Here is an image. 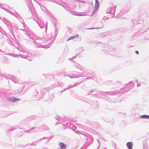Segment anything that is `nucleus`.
<instances>
[{"instance_id": "f257e3e1", "label": "nucleus", "mask_w": 149, "mask_h": 149, "mask_svg": "<svg viewBox=\"0 0 149 149\" xmlns=\"http://www.w3.org/2000/svg\"><path fill=\"white\" fill-rule=\"evenodd\" d=\"M99 3L97 0H95V8L94 9V12H95L99 8Z\"/></svg>"}, {"instance_id": "f03ea898", "label": "nucleus", "mask_w": 149, "mask_h": 149, "mask_svg": "<svg viewBox=\"0 0 149 149\" xmlns=\"http://www.w3.org/2000/svg\"><path fill=\"white\" fill-rule=\"evenodd\" d=\"M127 147L129 149H132L133 146V143L132 142H129L127 144Z\"/></svg>"}, {"instance_id": "7ed1b4c3", "label": "nucleus", "mask_w": 149, "mask_h": 149, "mask_svg": "<svg viewBox=\"0 0 149 149\" xmlns=\"http://www.w3.org/2000/svg\"><path fill=\"white\" fill-rule=\"evenodd\" d=\"M60 146V148L61 149H65L66 148V145L63 143H59Z\"/></svg>"}, {"instance_id": "20e7f679", "label": "nucleus", "mask_w": 149, "mask_h": 149, "mask_svg": "<svg viewBox=\"0 0 149 149\" xmlns=\"http://www.w3.org/2000/svg\"><path fill=\"white\" fill-rule=\"evenodd\" d=\"M20 100V99L15 97H13L11 98V101L13 102H15L16 101H19Z\"/></svg>"}, {"instance_id": "39448f33", "label": "nucleus", "mask_w": 149, "mask_h": 149, "mask_svg": "<svg viewBox=\"0 0 149 149\" xmlns=\"http://www.w3.org/2000/svg\"><path fill=\"white\" fill-rule=\"evenodd\" d=\"M141 117H142L143 118H149V116L148 115H143L141 116Z\"/></svg>"}, {"instance_id": "423d86ee", "label": "nucleus", "mask_w": 149, "mask_h": 149, "mask_svg": "<svg viewBox=\"0 0 149 149\" xmlns=\"http://www.w3.org/2000/svg\"><path fill=\"white\" fill-rule=\"evenodd\" d=\"M76 37V36H71V37H70L68 40H67V41H68L71 39H74Z\"/></svg>"}, {"instance_id": "0eeeda50", "label": "nucleus", "mask_w": 149, "mask_h": 149, "mask_svg": "<svg viewBox=\"0 0 149 149\" xmlns=\"http://www.w3.org/2000/svg\"><path fill=\"white\" fill-rule=\"evenodd\" d=\"M135 53H136V54H139V52L138 51H135Z\"/></svg>"}, {"instance_id": "6e6552de", "label": "nucleus", "mask_w": 149, "mask_h": 149, "mask_svg": "<svg viewBox=\"0 0 149 149\" xmlns=\"http://www.w3.org/2000/svg\"><path fill=\"white\" fill-rule=\"evenodd\" d=\"M76 15H77V16H82V15H79V14Z\"/></svg>"}]
</instances>
